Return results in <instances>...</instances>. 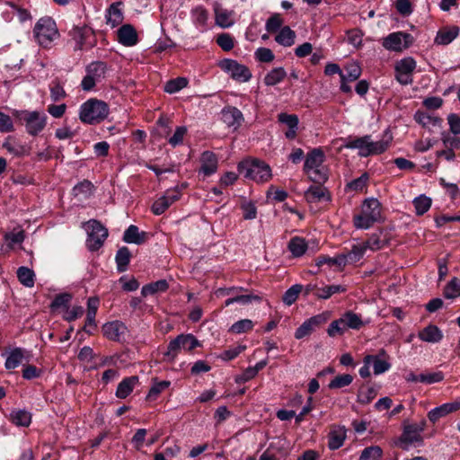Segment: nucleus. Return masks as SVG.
Segmentation results:
<instances>
[{
  "label": "nucleus",
  "mask_w": 460,
  "mask_h": 460,
  "mask_svg": "<svg viewBox=\"0 0 460 460\" xmlns=\"http://www.w3.org/2000/svg\"><path fill=\"white\" fill-rule=\"evenodd\" d=\"M381 219L382 205L378 199L370 198L363 201L360 213L353 217V224L356 228L367 229Z\"/></svg>",
  "instance_id": "obj_1"
},
{
  "label": "nucleus",
  "mask_w": 460,
  "mask_h": 460,
  "mask_svg": "<svg viewBox=\"0 0 460 460\" xmlns=\"http://www.w3.org/2000/svg\"><path fill=\"white\" fill-rule=\"evenodd\" d=\"M109 115L108 104L97 99H90L81 105L79 119L86 124H98Z\"/></svg>",
  "instance_id": "obj_2"
},
{
  "label": "nucleus",
  "mask_w": 460,
  "mask_h": 460,
  "mask_svg": "<svg viewBox=\"0 0 460 460\" xmlns=\"http://www.w3.org/2000/svg\"><path fill=\"white\" fill-rule=\"evenodd\" d=\"M238 171L245 178L256 182L268 181L272 176L270 165L258 159L244 160L239 163Z\"/></svg>",
  "instance_id": "obj_3"
},
{
  "label": "nucleus",
  "mask_w": 460,
  "mask_h": 460,
  "mask_svg": "<svg viewBox=\"0 0 460 460\" xmlns=\"http://www.w3.org/2000/svg\"><path fill=\"white\" fill-rule=\"evenodd\" d=\"M34 34L39 44L44 48H49L59 36L56 22L50 17H42L37 22Z\"/></svg>",
  "instance_id": "obj_4"
},
{
  "label": "nucleus",
  "mask_w": 460,
  "mask_h": 460,
  "mask_svg": "<svg viewBox=\"0 0 460 460\" xmlns=\"http://www.w3.org/2000/svg\"><path fill=\"white\" fill-rule=\"evenodd\" d=\"M87 232L86 246L92 251H98L108 237V229L96 219L84 223Z\"/></svg>",
  "instance_id": "obj_5"
},
{
  "label": "nucleus",
  "mask_w": 460,
  "mask_h": 460,
  "mask_svg": "<svg viewBox=\"0 0 460 460\" xmlns=\"http://www.w3.org/2000/svg\"><path fill=\"white\" fill-rule=\"evenodd\" d=\"M425 420H422L419 423L414 424L404 423L403 431L400 437V443L402 444V448L407 450L408 445L413 443L421 445L423 443L421 432L425 429Z\"/></svg>",
  "instance_id": "obj_6"
},
{
  "label": "nucleus",
  "mask_w": 460,
  "mask_h": 460,
  "mask_svg": "<svg viewBox=\"0 0 460 460\" xmlns=\"http://www.w3.org/2000/svg\"><path fill=\"white\" fill-rule=\"evenodd\" d=\"M18 118L24 123L27 132L31 136L38 135L46 126V116L38 111H21Z\"/></svg>",
  "instance_id": "obj_7"
},
{
  "label": "nucleus",
  "mask_w": 460,
  "mask_h": 460,
  "mask_svg": "<svg viewBox=\"0 0 460 460\" xmlns=\"http://www.w3.org/2000/svg\"><path fill=\"white\" fill-rule=\"evenodd\" d=\"M413 38L406 32H394L385 37L383 40V47L388 50L402 51L408 49L412 43Z\"/></svg>",
  "instance_id": "obj_8"
},
{
  "label": "nucleus",
  "mask_w": 460,
  "mask_h": 460,
  "mask_svg": "<svg viewBox=\"0 0 460 460\" xmlns=\"http://www.w3.org/2000/svg\"><path fill=\"white\" fill-rule=\"evenodd\" d=\"M416 68V62L412 58H406L395 65V77L402 84L412 83V73Z\"/></svg>",
  "instance_id": "obj_9"
},
{
  "label": "nucleus",
  "mask_w": 460,
  "mask_h": 460,
  "mask_svg": "<svg viewBox=\"0 0 460 460\" xmlns=\"http://www.w3.org/2000/svg\"><path fill=\"white\" fill-rule=\"evenodd\" d=\"M221 67L228 72L233 79L239 82H247L252 77L249 68L235 60L226 59L222 62Z\"/></svg>",
  "instance_id": "obj_10"
},
{
  "label": "nucleus",
  "mask_w": 460,
  "mask_h": 460,
  "mask_svg": "<svg viewBox=\"0 0 460 460\" xmlns=\"http://www.w3.org/2000/svg\"><path fill=\"white\" fill-rule=\"evenodd\" d=\"M181 198V191L175 188L168 190L163 197L154 202L152 206V212L155 215L163 214L172 204L179 200Z\"/></svg>",
  "instance_id": "obj_11"
},
{
  "label": "nucleus",
  "mask_w": 460,
  "mask_h": 460,
  "mask_svg": "<svg viewBox=\"0 0 460 460\" xmlns=\"http://www.w3.org/2000/svg\"><path fill=\"white\" fill-rule=\"evenodd\" d=\"M213 11L215 13V22L221 28H229L234 24V11L228 10L218 2H214Z\"/></svg>",
  "instance_id": "obj_12"
},
{
  "label": "nucleus",
  "mask_w": 460,
  "mask_h": 460,
  "mask_svg": "<svg viewBox=\"0 0 460 460\" xmlns=\"http://www.w3.org/2000/svg\"><path fill=\"white\" fill-rule=\"evenodd\" d=\"M388 356L384 349H381L377 355H367L364 358L366 365L373 364L374 374L380 375L387 371L391 365L388 362Z\"/></svg>",
  "instance_id": "obj_13"
},
{
  "label": "nucleus",
  "mask_w": 460,
  "mask_h": 460,
  "mask_svg": "<svg viewBox=\"0 0 460 460\" xmlns=\"http://www.w3.org/2000/svg\"><path fill=\"white\" fill-rule=\"evenodd\" d=\"M70 36L75 41V49L93 46V42L88 41L90 38H93V32L88 27H75L70 31Z\"/></svg>",
  "instance_id": "obj_14"
},
{
  "label": "nucleus",
  "mask_w": 460,
  "mask_h": 460,
  "mask_svg": "<svg viewBox=\"0 0 460 460\" xmlns=\"http://www.w3.org/2000/svg\"><path fill=\"white\" fill-rule=\"evenodd\" d=\"M305 199L310 203H318L322 201H330L331 194L327 188L322 184L312 185L305 192Z\"/></svg>",
  "instance_id": "obj_15"
},
{
  "label": "nucleus",
  "mask_w": 460,
  "mask_h": 460,
  "mask_svg": "<svg viewBox=\"0 0 460 460\" xmlns=\"http://www.w3.org/2000/svg\"><path fill=\"white\" fill-rule=\"evenodd\" d=\"M458 410H460V401L444 403L429 411L428 418L432 423H435L440 418Z\"/></svg>",
  "instance_id": "obj_16"
},
{
  "label": "nucleus",
  "mask_w": 460,
  "mask_h": 460,
  "mask_svg": "<svg viewBox=\"0 0 460 460\" xmlns=\"http://www.w3.org/2000/svg\"><path fill=\"white\" fill-rule=\"evenodd\" d=\"M217 157L213 152L205 151L201 154L199 172L205 176L215 173L217 170Z\"/></svg>",
  "instance_id": "obj_17"
},
{
  "label": "nucleus",
  "mask_w": 460,
  "mask_h": 460,
  "mask_svg": "<svg viewBox=\"0 0 460 460\" xmlns=\"http://www.w3.org/2000/svg\"><path fill=\"white\" fill-rule=\"evenodd\" d=\"M126 329L127 328L123 323L119 321H113L103 324L102 332L107 339L119 341L120 337L125 333Z\"/></svg>",
  "instance_id": "obj_18"
},
{
  "label": "nucleus",
  "mask_w": 460,
  "mask_h": 460,
  "mask_svg": "<svg viewBox=\"0 0 460 460\" xmlns=\"http://www.w3.org/2000/svg\"><path fill=\"white\" fill-rule=\"evenodd\" d=\"M346 432H347V430L344 427H341V426L332 427V429L328 434V447L331 450H336V449L340 448L343 445V443L347 438Z\"/></svg>",
  "instance_id": "obj_19"
},
{
  "label": "nucleus",
  "mask_w": 460,
  "mask_h": 460,
  "mask_svg": "<svg viewBox=\"0 0 460 460\" xmlns=\"http://www.w3.org/2000/svg\"><path fill=\"white\" fill-rule=\"evenodd\" d=\"M118 39L122 45L127 47L136 45L138 40L137 31L130 24L122 25L118 30Z\"/></svg>",
  "instance_id": "obj_20"
},
{
  "label": "nucleus",
  "mask_w": 460,
  "mask_h": 460,
  "mask_svg": "<svg viewBox=\"0 0 460 460\" xmlns=\"http://www.w3.org/2000/svg\"><path fill=\"white\" fill-rule=\"evenodd\" d=\"M138 384L139 378L137 376L124 378L117 387L116 396L119 399L127 398Z\"/></svg>",
  "instance_id": "obj_21"
},
{
  "label": "nucleus",
  "mask_w": 460,
  "mask_h": 460,
  "mask_svg": "<svg viewBox=\"0 0 460 460\" xmlns=\"http://www.w3.org/2000/svg\"><path fill=\"white\" fill-rule=\"evenodd\" d=\"M222 119L228 127L237 128L243 121V116L237 108L229 107L222 111Z\"/></svg>",
  "instance_id": "obj_22"
},
{
  "label": "nucleus",
  "mask_w": 460,
  "mask_h": 460,
  "mask_svg": "<svg viewBox=\"0 0 460 460\" xmlns=\"http://www.w3.org/2000/svg\"><path fill=\"white\" fill-rule=\"evenodd\" d=\"M324 162V154L321 148H314L305 157L304 171L310 172L312 169L321 167Z\"/></svg>",
  "instance_id": "obj_23"
},
{
  "label": "nucleus",
  "mask_w": 460,
  "mask_h": 460,
  "mask_svg": "<svg viewBox=\"0 0 460 460\" xmlns=\"http://www.w3.org/2000/svg\"><path fill=\"white\" fill-rule=\"evenodd\" d=\"M120 2L113 3L110 5L106 13V23L111 28H115L123 22V13L119 9Z\"/></svg>",
  "instance_id": "obj_24"
},
{
  "label": "nucleus",
  "mask_w": 460,
  "mask_h": 460,
  "mask_svg": "<svg viewBox=\"0 0 460 460\" xmlns=\"http://www.w3.org/2000/svg\"><path fill=\"white\" fill-rule=\"evenodd\" d=\"M459 28L452 26L439 30L435 38V43L438 45H447L452 42L458 35Z\"/></svg>",
  "instance_id": "obj_25"
},
{
  "label": "nucleus",
  "mask_w": 460,
  "mask_h": 460,
  "mask_svg": "<svg viewBox=\"0 0 460 460\" xmlns=\"http://www.w3.org/2000/svg\"><path fill=\"white\" fill-rule=\"evenodd\" d=\"M389 239L387 238L386 233L379 231L371 234V236L364 242L367 250L378 251L388 244Z\"/></svg>",
  "instance_id": "obj_26"
},
{
  "label": "nucleus",
  "mask_w": 460,
  "mask_h": 460,
  "mask_svg": "<svg viewBox=\"0 0 460 460\" xmlns=\"http://www.w3.org/2000/svg\"><path fill=\"white\" fill-rule=\"evenodd\" d=\"M146 240V233L139 232L137 226L131 225L124 232L123 241L128 243L141 244Z\"/></svg>",
  "instance_id": "obj_27"
},
{
  "label": "nucleus",
  "mask_w": 460,
  "mask_h": 460,
  "mask_svg": "<svg viewBox=\"0 0 460 460\" xmlns=\"http://www.w3.org/2000/svg\"><path fill=\"white\" fill-rule=\"evenodd\" d=\"M99 306V299L97 297H90L87 302V315H86V323L84 327V330L91 333L90 330H87V327H96L95 323V316L97 313V309Z\"/></svg>",
  "instance_id": "obj_28"
},
{
  "label": "nucleus",
  "mask_w": 460,
  "mask_h": 460,
  "mask_svg": "<svg viewBox=\"0 0 460 460\" xmlns=\"http://www.w3.org/2000/svg\"><path fill=\"white\" fill-rule=\"evenodd\" d=\"M369 140V136H364L362 137H358L353 140H349L344 144L345 148L349 149H358V155L360 156H369V151L367 149V141Z\"/></svg>",
  "instance_id": "obj_29"
},
{
  "label": "nucleus",
  "mask_w": 460,
  "mask_h": 460,
  "mask_svg": "<svg viewBox=\"0 0 460 460\" xmlns=\"http://www.w3.org/2000/svg\"><path fill=\"white\" fill-rule=\"evenodd\" d=\"M419 337L423 341L435 343L438 342L442 339L443 335L441 331L436 325L430 324L420 332Z\"/></svg>",
  "instance_id": "obj_30"
},
{
  "label": "nucleus",
  "mask_w": 460,
  "mask_h": 460,
  "mask_svg": "<svg viewBox=\"0 0 460 460\" xmlns=\"http://www.w3.org/2000/svg\"><path fill=\"white\" fill-rule=\"evenodd\" d=\"M296 32L288 26L282 27L275 37V40L281 46L290 47L295 43Z\"/></svg>",
  "instance_id": "obj_31"
},
{
  "label": "nucleus",
  "mask_w": 460,
  "mask_h": 460,
  "mask_svg": "<svg viewBox=\"0 0 460 460\" xmlns=\"http://www.w3.org/2000/svg\"><path fill=\"white\" fill-rule=\"evenodd\" d=\"M288 248L294 257H301L307 250V243L302 237H293L288 242Z\"/></svg>",
  "instance_id": "obj_32"
},
{
  "label": "nucleus",
  "mask_w": 460,
  "mask_h": 460,
  "mask_svg": "<svg viewBox=\"0 0 460 460\" xmlns=\"http://www.w3.org/2000/svg\"><path fill=\"white\" fill-rule=\"evenodd\" d=\"M17 278L22 285L26 288H32L35 283V273L28 267L22 266L17 270Z\"/></svg>",
  "instance_id": "obj_33"
},
{
  "label": "nucleus",
  "mask_w": 460,
  "mask_h": 460,
  "mask_svg": "<svg viewBox=\"0 0 460 460\" xmlns=\"http://www.w3.org/2000/svg\"><path fill=\"white\" fill-rule=\"evenodd\" d=\"M191 19L197 27L204 28L208 20V11L201 6H196L191 10Z\"/></svg>",
  "instance_id": "obj_34"
},
{
  "label": "nucleus",
  "mask_w": 460,
  "mask_h": 460,
  "mask_svg": "<svg viewBox=\"0 0 460 460\" xmlns=\"http://www.w3.org/2000/svg\"><path fill=\"white\" fill-rule=\"evenodd\" d=\"M415 120L424 128L440 127L442 119L438 117L430 116L428 113L418 111L414 115Z\"/></svg>",
  "instance_id": "obj_35"
},
{
  "label": "nucleus",
  "mask_w": 460,
  "mask_h": 460,
  "mask_svg": "<svg viewBox=\"0 0 460 460\" xmlns=\"http://www.w3.org/2000/svg\"><path fill=\"white\" fill-rule=\"evenodd\" d=\"M287 72L283 67H276L270 70L264 77V84L269 86L276 85L284 80Z\"/></svg>",
  "instance_id": "obj_36"
},
{
  "label": "nucleus",
  "mask_w": 460,
  "mask_h": 460,
  "mask_svg": "<svg viewBox=\"0 0 460 460\" xmlns=\"http://www.w3.org/2000/svg\"><path fill=\"white\" fill-rule=\"evenodd\" d=\"M130 258L131 253L128 247L124 246L118 250L115 260L119 272H123L127 270Z\"/></svg>",
  "instance_id": "obj_37"
},
{
  "label": "nucleus",
  "mask_w": 460,
  "mask_h": 460,
  "mask_svg": "<svg viewBox=\"0 0 460 460\" xmlns=\"http://www.w3.org/2000/svg\"><path fill=\"white\" fill-rule=\"evenodd\" d=\"M169 284L165 279H161L150 284H147L142 288L141 294L144 296L148 295H154L157 292H164L168 289Z\"/></svg>",
  "instance_id": "obj_38"
},
{
  "label": "nucleus",
  "mask_w": 460,
  "mask_h": 460,
  "mask_svg": "<svg viewBox=\"0 0 460 460\" xmlns=\"http://www.w3.org/2000/svg\"><path fill=\"white\" fill-rule=\"evenodd\" d=\"M346 291L345 287L341 285H331L324 288H317L314 296L319 299H328L332 295L337 293H343Z\"/></svg>",
  "instance_id": "obj_39"
},
{
  "label": "nucleus",
  "mask_w": 460,
  "mask_h": 460,
  "mask_svg": "<svg viewBox=\"0 0 460 460\" xmlns=\"http://www.w3.org/2000/svg\"><path fill=\"white\" fill-rule=\"evenodd\" d=\"M347 329L359 330L364 323L361 317L352 311H348L341 315Z\"/></svg>",
  "instance_id": "obj_40"
},
{
  "label": "nucleus",
  "mask_w": 460,
  "mask_h": 460,
  "mask_svg": "<svg viewBox=\"0 0 460 460\" xmlns=\"http://www.w3.org/2000/svg\"><path fill=\"white\" fill-rule=\"evenodd\" d=\"M24 358V351L21 348L13 349L5 360V367L13 369L22 363Z\"/></svg>",
  "instance_id": "obj_41"
},
{
  "label": "nucleus",
  "mask_w": 460,
  "mask_h": 460,
  "mask_svg": "<svg viewBox=\"0 0 460 460\" xmlns=\"http://www.w3.org/2000/svg\"><path fill=\"white\" fill-rule=\"evenodd\" d=\"M315 263L318 267L323 266V264H328L330 266H337L340 269H342L346 265V256L343 254L339 255L335 258H332L329 256H319L315 260Z\"/></svg>",
  "instance_id": "obj_42"
},
{
  "label": "nucleus",
  "mask_w": 460,
  "mask_h": 460,
  "mask_svg": "<svg viewBox=\"0 0 460 460\" xmlns=\"http://www.w3.org/2000/svg\"><path fill=\"white\" fill-rule=\"evenodd\" d=\"M106 68L107 66L104 62L96 61L87 66L86 72L98 82L104 77Z\"/></svg>",
  "instance_id": "obj_43"
},
{
  "label": "nucleus",
  "mask_w": 460,
  "mask_h": 460,
  "mask_svg": "<svg viewBox=\"0 0 460 460\" xmlns=\"http://www.w3.org/2000/svg\"><path fill=\"white\" fill-rule=\"evenodd\" d=\"M367 250V248L364 242L354 244L351 250L347 254H343L344 256H346V262L358 261L363 257Z\"/></svg>",
  "instance_id": "obj_44"
},
{
  "label": "nucleus",
  "mask_w": 460,
  "mask_h": 460,
  "mask_svg": "<svg viewBox=\"0 0 460 460\" xmlns=\"http://www.w3.org/2000/svg\"><path fill=\"white\" fill-rule=\"evenodd\" d=\"M344 69H345V73H343V72L341 73V78H345L349 82L356 81L357 79H358V77L361 75V68L355 62L347 64L345 66Z\"/></svg>",
  "instance_id": "obj_45"
},
{
  "label": "nucleus",
  "mask_w": 460,
  "mask_h": 460,
  "mask_svg": "<svg viewBox=\"0 0 460 460\" xmlns=\"http://www.w3.org/2000/svg\"><path fill=\"white\" fill-rule=\"evenodd\" d=\"M444 296L447 299H454L460 296V280L457 278L452 279L444 288Z\"/></svg>",
  "instance_id": "obj_46"
},
{
  "label": "nucleus",
  "mask_w": 460,
  "mask_h": 460,
  "mask_svg": "<svg viewBox=\"0 0 460 460\" xmlns=\"http://www.w3.org/2000/svg\"><path fill=\"white\" fill-rule=\"evenodd\" d=\"M11 420L17 426L28 427L31 420V415L26 411H15L11 413Z\"/></svg>",
  "instance_id": "obj_47"
},
{
  "label": "nucleus",
  "mask_w": 460,
  "mask_h": 460,
  "mask_svg": "<svg viewBox=\"0 0 460 460\" xmlns=\"http://www.w3.org/2000/svg\"><path fill=\"white\" fill-rule=\"evenodd\" d=\"M261 297L257 295H234V296L228 298L225 302V306H228L234 303H240L243 305H247L252 303V301H261Z\"/></svg>",
  "instance_id": "obj_48"
},
{
  "label": "nucleus",
  "mask_w": 460,
  "mask_h": 460,
  "mask_svg": "<svg viewBox=\"0 0 460 460\" xmlns=\"http://www.w3.org/2000/svg\"><path fill=\"white\" fill-rule=\"evenodd\" d=\"M382 456V448L379 446H371L361 452L359 460H380Z\"/></svg>",
  "instance_id": "obj_49"
},
{
  "label": "nucleus",
  "mask_w": 460,
  "mask_h": 460,
  "mask_svg": "<svg viewBox=\"0 0 460 460\" xmlns=\"http://www.w3.org/2000/svg\"><path fill=\"white\" fill-rule=\"evenodd\" d=\"M188 85V80L185 77H177L169 80L164 85V91L168 93H174L185 88Z\"/></svg>",
  "instance_id": "obj_50"
},
{
  "label": "nucleus",
  "mask_w": 460,
  "mask_h": 460,
  "mask_svg": "<svg viewBox=\"0 0 460 460\" xmlns=\"http://www.w3.org/2000/svg\"><path fill=\"white\" fill-rule=\"evenodd\" d=\"M369 181V174L364 172L360 177L349 181L346 185V189L353 191H363L367 188Z\"/></svg>",
  "instance_id": "obj_51"
},
{
  "label": "nucleus",
  "mask_w": 460,
  "mask_h": 460,
  "mask_svg": "<svg viewBox=\"0 0 460 460\" xmlns=\"http://www.w3.org/2000/svg\"><path fill=\"white\" fill-rule=\"evenodd\" d=\"M353 381V376L349 374H343L335 376L328 385L330 389H340L349 385Z\"/></svg>",
  "instance_id": "obj_52"
},
{
  "label": "nucleus",
  "mask_w": 460,
  "mask_h": 460,
  "mask_svg": "<svg viewBox=\"0 0 460 460\" xmlns=\"http://www.w3.org/2000/svg\"><path fill=\"white\" fill-rule=\"evenodd\" d=\"M413 205L416 210V214L421 216L430 208L431 199L421 195L414 199Z\"/></svg>",
  "instance_id": "obj_53"
},
{
  "label": "nucleus",
  "mask_w": 460,
  "mask_h": 460,
  "mask_svg": "<svg viewBox=\"0 0 460 460\" xmlns=\"http://www.w3.org/2000/svg\"><path fill=\"white\" fill-rule=\"evenodd\" d=\"M388 146L389 143L387 141H372L371 137L369 136V140L367 141L369 155H380L384 153L388 148Z\"/></svg>",
  "instance_id": "obj_54"
},
{
  "label": "nucleus",
  "mask_w": 460,
  "mask_h": 460,
  "mask_svg": "<svg viewBox=\"0 0 460 460\" xmlns=\"http://www.w3.org/2000/svg\"><path fill=\"white\" fill-rule=\"evenodd\" d=\"M347 327L343 322L342 317L339 318L331 323L327 330V333L330 337H335L337 335H342L346 331Z\"/></svg>",
  "instance_id": "obj_55"
},
{
  "label": "nucleus",
  "mask_w": 460,
  "mask_h": 460,
  "mask_svg": "<svg viewBox=\"0 0 460 460\" xmlns=\"http://www.w3.org/2000/svg\"><path fill=\"white\" fill-rule=\"evenodd\" d=\"M303 287L301 285H294L290 288H288L284 296H283V302L288 305H291L293 303H295L298 297L299 293L302 291Z\"/></svg>",
  "instance_id": "obj_56"
},
{
  "label": "nucleus",
  "mask_w": 460,
  "mask_h": 460,
  "mask_svg": "<svg viewBox=\"0 0 460 460\" xmlns=\"http://www.w3.org/2000/svg\"><path fill=\"white\" fill-rule=\"evenodd\" d=\"M178 337L183 349L190 351L199 345V341L192 334H181Z\"/></svg>",
  "instance_id": "obj_57"
},
{
  "label": "nucleus",
  "mask_w": 460,
  "mask_h": 460,
  "mask_svg": "<svg viewBox=\"0 0 460 460\" xmlns=\"http://www.w3.org/2000/svg\"><path fill=\"white\" fill-rule=\"evenodd\" d=\"M253 328V323L249 319H243L237 321L230 327V332L234 333H243L251 331Z\"/></svg>",
  "instance_id": "obj_58"
},
{
  "label": "nucleus",
  "mask_w": 460,
  "mask_h": 460,
  "mask_svg": "<svg viewBox=\"0 0 460 460\" xmlns=\"http://www.w3.org/2000/svg\"><path fill=\"white\" fill-rule=\"evenodd\" d=\"M376 396L374 387L360 388L358 394V402L361 404H368Z\"/></svg>",
  "instance_id": "obj_59"
},
{
  "label": "nucleus",
  "mask_w": 460,
  "mask_h": 460,
  "mask_svg": "<svg viewBox=\"0 0 460 460\" xmlns=\"http://www.w3.org/2000/svg\"><path fill=\"white\" fill-rule=\"evenodd\" d=\"M181 349L180 345V340L177 336L174 340L171 341L168 344L167 350L164 353V357L166 360L172 361L176 356L178 355L180 349Z\"/></svg>",
  "instance_id": "obj_60"
},
{
  "label": "nucleus",
  "mask_w": 460,
  "mask_h": 460,
  "mask_svg": "<svg viewBox=\"0 0 460 460\" xmlns=\"http://www.w3.org/2000/svg\"><path fill=\"white\" fill-rule=\"evenodd\" d=\"M283 24V19L279 13H274L266 22V30L268 32H276Z\"/></svg>",
  "instance_id": "obj_61"
},
{
  "label": "nucleus",
  "mask_w": 460,
  "mask_h": 460,
  "mask_svg": "<svg viewBox=\"0 0 460 460\" xmlns=\"http://www.w3.org/2000/svg\"><path fill=\"white\" fill-rule=\"evenodd\" d=\"M217 43L225 51L231 50L234 46V38L228 33L217 35Z\"/></svg>",
  "instance_id": "obj_62"
},
{
  "label": "nucleus",
  "mask_w": 460,
  "mask_h": 460,
  "mask_svg": "<svg viewBox=\"0 0 460 460\" xmlns=\"http://www.w3.org/2000/svg\"><path fill=\"white\" fill-rule=\"evenodd\" d=\"M278 120L280 123L286 124L288 128L298 127V117L296 114L279 113L278 115Z\"/></svg>",
  "instance_id": "obj_63"
},
{
  "label": "nucleus",
  "mask_w": 460,
  "mask_h": 460,
  "mask_svg": "<svg viewBox=\"0 0 460 460\" xmlns=\"http://www.w3.org/2000/svg\"><path fill=\"white\" fill-rule=\"evenodd\" d=\"M442 142L444 147L447 149H460V138L456 136H451L449 134H443Z\"/></svg>",
  "instance_id": "obj_64"
}]
</instances>
